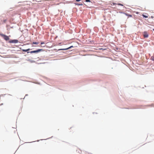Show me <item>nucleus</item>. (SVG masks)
<instances>
[{"mask_svg":"<svg viewBox=\"0 0 154 154\" xmlns=\"http://www.w3.org/2000/svg\"><path fill=\"white\" fill-rule=\"evenodd\" d=\"M18 42V41L17 40H11L9 41L10 43H17Z\"/></svg>","mask_w":154,"mask_h":154,"instance_id":"nucleus-3","label":"nucleus"},{"mask_svg":"<svg viewBox=\"0 0 154 154\" xmlns=\"http://www.w3.org/2000/svg\"><path fill=\"white\" fill-rule=\"evenodd\" d=\"M44 44V42H42L41 43V45H42V44Z\"/></svg>","mask_w":154,"mask_h":154,"instance_id":"nucleus-14","label":"nucleus"},{"mask_svg":"<svg viewBox=\"0 0 154 154\" xmlns=\"http://www.w3.org/2000/svg\"><path fill=\"white\" fill-rule=\"evenodd\" d=\"M42 51H43V49H38L36 50L32 51L30 52H27V53H38Z\"/></svg>","mask_w":154,"mask_h":154,"instance_id":"nucleus-2","label":"nucleus"},{"mask_svg":"<svg viewBox=\"0 0 154 154\" xmlns=\"http://www.w3.org/2000/svg\"><path fill=\"white\" fill-rule=\"evenodd\" d=\"M143 36L145 38H147L148 37V34L146 32H143Z\"/></svg>","mask_w":154,"mask_h":154,"instance_id":"nucleus-4","label":"nucleus"},{"mask_svg":"<svg viewBox=\"0 0 154 154\" xmlns=\"http://www.w3.org/2000/svg\"><path fill=\"white\" fill-rule=\"evenodd\" d=\"M30 49L29 48L28 49H22V51L23 52H26L28 51H29Z\"/></svg>","mask_w":154,"mask_h":154,"instance_id":"nucleus-6","label":"nucleus"},{"mask_svg":"<svg viewBox=\"0 0 154 154\" xmlns=\"http://www.w3.org/2000/svg\"><path fill=\"white\" fill-rule=\"evenodd\" d=\"M81 0H76V1L77 2L80 1Z\"/></svg>","mask_w":154,"mask_h":154,"instance_id":"nucleus-15","label":"nucleus"},{"mask_svg":"<svg viewBox=\"0 0 154 154\" xmlns=\"http://www.w3.org/2000/svg\"><path fill=\"white\" fill-rule=\"evenodd\" d=\"M119 13H123V14H124V12H119Z\"/></svg>","mask_w":154,"mask_h":154,"instance_id":"nucleus-16","label":"nucleus"},{"mask_svg":"<svg viewBox=\"0 0 154 154\" xmlns=\"http://www.w3.org/2000/svg\"><path fill=\"white\" fill-rule=\"evenodd\" d=\"M151 59L152 60L154 61V57H151Z\"/></svg>","mask_w":154,"mask_h":154,"instance_id":"nucleus-10","label":"nucleus"},{"mask_svg":"<svg viewBox=\"0 0 154 154\" xmlns=\"http://www.w3.org/2000/svg\"><path fill=\"white\" fill-rule=\"evenodd\" d=\"M85 1L86 2H90V0H86Z\"/></svg>","mask_w":154,"mask_h":154,"instance_id":"nucleus-13","label":"nucleus"},{"mask_svg":"<svg viewBox=\"0 0 154 154\" xmlns=\"http://www.w3.org/2000/svg\"><path fill=\"white\" fill-rule=\"evenodd\" d=\"M118 5H121V6H123V5L121 4H120V3H119V4H118Z\"/></svg>","mask_w":154,"mask_h":154,"instance_id":"nucleus-12","label":"nucleus"},{"mask_svg":"<svg viewBox=\"0 0 154 154\" xmlns=\"http://www.w3.org/2000/svg\"><path fill=\"white\" fill-rule=\"evenodd\" d=\"M0 35L6 41L8 40L9 39V37L2 34H0Z\"/></svg>","mask_w":154,"mask_h":154,"instance_id":"nucleus-1","label":"nucleus"},{"mask_svg":"<svg viewBox=\"0 0 154 154\" xmlns=\"http://www.w3.org/2000/svg\"><path fill=\"white\" fill-rule=\"evenodd\" d=\"M33 44H38V43L36 42H33L32 43Z\"/></svg>","mask_w":154,"mask_h":154,"instance_id":"nucleus-11","label":"nucleus"},{"mask_svg":"<svg viewBox=\"0 0 154 154\" xmlns=\"http://www.w3.org/2000/svg\"><path fill=\"white\" fill-rule=\"evenodd\" d=\"M73 47V46H71L67 48H64V49H59L58 50L59 51V50H68V49H69L70 48H72Z\"/></svg>","mask_w":154,"mask_h":154,"instance_id":"nucleus-5","label":"nucleus"},{"mask_svg":"<svg viewBox=\"0 0 154 154\" xmlns=\"http://www.w3.org/2000/svg\"><path fill=\"white\" fill-rule=\"evenodd\" d=\"M142 16H143V17H145V18H147L148 17V16H146L144 14H143L142 15Z\"/></svg>","mask_w":154,"mask_h":154,"instance_id":"nucleus-9","label":"nucleus"},{"mask_svg":"<svg viewBox=\"0 0 154 154\" xmlns=\"http://www.w3.org/2000/svg\"><path fill=\"white\" fill-rule=\"evenodd\" d=\"M153 30L154 31V29H153Z\"/></svg>","mask_w":154,"mask_h":154,"instance_id":"nucleus-19","label":"nucleus"},{"mask_svg":"<svg viewBox=\"0 0 154 154\" xmlns=\"http://www.w3.org/2000/svg\"><path fill=\"white\" fill-rule=\"evenodd\" d=\"M124 14H125L126 15L128 16V17H132V15H131L129 14H128L126 13H124Z\"/></svg>","mask_w":154,"mask_h":154,"instance_id":"nucleus-7","label":"nucleus"},{"mask_svg":"<svg viewBox=\"0 0 154 154\" xmlns=\"http://www.w3.org/2000/svg\"><path fill=\"white\" fill-rule=\"evenodd\" d=\"M41 2V1H38V2Z\"/></svg>","mask_w":154,"mask_h":154,"instance_id":"nucleus-18","label":"nucleus"},{"mask_svg":"<svg viewBox=\"0 0 154 154\" xmlns=\"http://www.w3.org/2000/svg\"><path fill=\"white\" fill-rule=\"evenodd\" d=\"M75 4L76 5H82L83 4H76L75 3Z\"/></svg>","mask_w":154,"mask_h":154,"instance_id":"nucleus-8","label":"nucleus"},{"mask_svg":"<svg viewBox=\"0 0 154 154\" xmlns=\"http://www.w3.org/2000/svg\"><path fill=\"white\" fill-rule=\"evenodd\" d=\"M112 4H113V5H115V3H112Z\"/></svg>","mask_w":154,"mask_h":154,"instance_id":"nucleus-17","label":"nucleus"}]
</instances>
